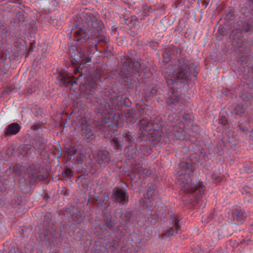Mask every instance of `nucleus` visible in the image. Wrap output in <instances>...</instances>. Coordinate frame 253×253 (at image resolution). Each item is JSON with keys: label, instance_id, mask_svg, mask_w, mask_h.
Instances as JSON below:
<instances>
[{"label": "nucleus", "instance_id": "49", "mask_svg": "<svg viewBox=\"0 0 253 253\" xmlns=\"http://www.w3.org/2000/svg\"><path fill=\"white\" fill-rule=\"evenodd\" d=\"M20 181H23V182H25V181H26V179H25L24 178H22L20 179Z\"/></svg>", "mask_w": 253, "mask_h": 253}, {"label": "nucleus", "instance_id": "22", "mask_svg": "<svg viewBox=\"0 0 253 253\" xmlns=\"http://www.w3.org/2000/svg\"><path fill=\"white\" fill-rule=\"evenodd\" d=\"M5 252L6 253H21L15 244H10L9 246L7 247V249H5Z\"/></svg>", "mask_w": 253, "mask_h": 253}, {"label": "nucleus", "instance_id": "36", "mask_svg": "<svg viewBox=\"0 0 253 253\" xmlns=\"http://www.w3.org/2000/svg\"><path fill=\"white\" fill-rule=\"evenodd\" d=\"M12 171L17 175H20L21 172L20 168L18 166H14L13 167Z\"/></svg>", "mask_w": 253, "mask_h": 253}, {"label": "nucleus", "instance_id": "43", "mask_svg": "<svg viewBox=\"0 0 253 253\" xmlns=\"http://www.w3.org/2000/svg\"><path fill=\"white\" fill-rule=\"evenodd\" d=\"M219 122H220V123H221L223 124H225L226 123V120L225 118L222 117L220 119Z\"/></svg>", "mask_w": 253, "mask_h": 253}, {"label": "nucleus", "instance_id": "44", "mask_svg": "<svg viewBox=\"0 0 253 253\" xmlns=\"http://www.w3.org/2000/svg\"><path fill=\"white\" fill-rule=\"evenodd\" d=\"M107 107H108L110 110H113V109L110 108V105L109 103H106L105 106V109L104 110H103L102 111H108V109L106 108Z\"/></svg>", "mask_w": 253, "mask_h": 253}, {"label": "nucleus", "instance_id": "19", "mask_svg": "<svg viewBox=\"0 0 253 253\" xmlns=\"http://www.w3.org/2000/svg\"><path fill=\"white\" fill-rule=\"evenodd\" d=\"M233 217L234 220L237 221L238 224H241L244 221L246 216L243 211L235 210L233 213Z\"/></svg>", "mask_w": 253, "mask_h": 253}, {"label": "nucleus", "instance_id": "42", "mask_svg": "<svg viewBox=\"0 0 253 253\" xmlns=\"http://www.w3.org/2000/svg\"><path fill=\"white\" fill-rule=\"evenodd\" d=\"M37 30V26L35 22H34L32 25V31L35 32Z\"/></svg>", "mask_w": 253, "mask_h": 253}, {"label": "nucleus", "instance_id": "7", "mask_svg": "<svg viewBox=\"0 0 253 253\" xmlns=\"http://www.w3.org/2000/svg\"><path fill=\"white\" fill-rule=\"evenodd\" d=\"M158 126L157 124H153L147 118H144L140 121V129L139 133L140 137L142 138L140 141L146 139L148 135H153V140H157L158 137V132L156 129Z\"/></svg>", "mask_w": 253, "mask_h": 253}, {"label": "nucleus", "instance_id": "39", "mask_svg": "<svg viewBox=\"0 0 253 253\" xmlns=\"http://www.w3.org/2000/svg\"><path fill=\"white\" fill-rule=\"evenodd\" d=\"M248 24H249V27L248 29L247 30L251 31L252 29H253V19H252L250 20Z\"/></svg>", "mask_w": 253, "mask_h": 253}, {"label": "nucleus", "instance_id": "2", "mask_svg": "<svg viewBox=\"0 0 253 253\" xmlns=\"http://www.w3.org/2000/svg\"><path fill=\"white\" fill-rule=\"evenodd\" d=\"M115 112H107L103 118L95 124L96 130L103 132L106 138L112 136L113 130L123 125L125 118L128 122L135 123L137 120V112H124L126 113L125 116L122 112L120 114Z\"/></svg>", "mask_w": 253, "mask_h": 253}, {"label": "nucleus", "instance_id": "20", "mask_svg": "<svg viewBox=\"0 0 253 253\" xmlns=\"http://www.w3.org/2000/svg\"><path fill=\"white\" fill-rule=\"evenodd\" d=\"M92 88H90V85L89 84L86 85H84L81 88L82 92H84L86 93L88 96L87 98H91V97L93 95V94L95 93V90L94 89V87L96 86V84H93L92 85Z\"/></svg>", "mask_w": 253, "mask_h": 253}, {"label": "nucleus", "instance_id": "21", "mask_svg": "<svg viewBox=\"0 0 253 253\" xmlns=\"http://www.w3.org/2000/svg\"><path fill=\"white\" fill-rule=\"evenodd\" d=\"M33 146L35 149L39 150L43 147V140L40 136L36 137L33 142Z\"/></svg>", "mask_w": 253, "mask_h": 253}, {"label": "nucleus", "instance_id": "14", "mask_svg": "<svg viewBox=\"0 0 253 253\" xmlns=\"http://www.w3.org/2000/svg\"><path fill=\"white\" fill-rule=\"evenodd\" d=\"M21 127L17 123H12L6 126L4 129L5 135H13L18 133L20 130Z\"/></svg>", "mask_w": 253, "mask_h": 253}, {"label": "nucleus", "instance_id": "55", "mask_svg": "<svg viewBox=\"0 0 253 253\" xmlns=\"http://www.w3.org/2000/svg\"><path fill=\"white\" fill-rule=\"evenodd\" d=\"M97 111H101V109H98V110H97Z\"/></svg>", "mask_w": 253, "mask_h": 253}, {"label": "nucleus", "instance_id": "10", "mask_svg": "<svg viewBox=\"0 0 253 253\" xmlns=\"http://www.w3.org/2000/svg\"><path fill=\"white\" fill-rule=\"evenodd\" d=\"M45 171L43 168L32 165L29 169V177L33 182L44 180L48 177V173Z\"/></svg>", "mask_w": 253, "mask_h": 253}, {"label": "nucleus", "instance_id": "5", "mask_svg": "<svg viewBox=\"0 0 253 253\" xmlns=\"http://www.w3.org/2000/svg\"><path fill=\"white\" fill-rule=\"evenodd\" d=\"M179 168L177 173L179 177L177 183L181 188L188 190H192L195 186L192 183L190 176L193 172V166L188 162L182 161L180 163Z\"/></svg>", "mask_w": 253, "mask_h": 253}, {"label": "nucleus", "instance_id": "56", "mask_svg": "<svg viewBox=\"0 0 253 253\" xmlns=\"http://www.w3.org/2000/svg\"><path fill=\"white\" fill-rule=\"evenodd\" d=\"M99 112H98V113L99 114ZM99 115H101V114H98Z\"/></svg>", "mask_w": 253, "mask_h": 253}, {"label": "nucleus", "instance_id": "53", "mask_svg": "<svg viewBox=\"0 0 253 253\" xmlns=\"http://www.w3.org/2000/svg\"><path fill=\"white\" fill-rule=\"evenodd\" d=\"M75 112H71L70 115H71L73 113H74Z\"/></svg>", "mask_w": 253, "mask_h": 253}, {"label": "nucleus", "instance_id": "16", "mask_svg": "<svg viewBox=\"0 0 253 253\" xmlns=\"http://www.w3.org/2000/svg\"><path fill=\"white\" fill-rule=\"evenodd\" d=\"M40 238L42 241L46 242V244L50 245L54 242L56 237L55 234L52 233L51 231H46Z\"/></svg>", "mask_w": 253, "mask_h": 253}, {"label": "nucleus", "instance_id": "1", "mask_svg": "<svg viewBox=\"0 0 253 253\" xmlns=\"http://www.w3.org/2000/svg\"><path fill=\"white\" fill-rule=\"evenodd\" d=\"M100 33H97L95 35L91 34L89 36L85 30L82 29L74 33L75 35V41L84 43L81 46L74 45L69 49L71 62L72 64L77 66L74 67L73 73L74 75H80L78 77H75L72 74L63 71L57 77V79L61 84L66 87L76 84L79 77L82 76L79 65L85 64L90 62L91 58L90 54L99 50L98 48L100 46L103 48L109 43V39L101 35Z\"/></svg>", "mask_w": 253, "mask_h": 253}, {"label": "nucleus", "instance_id": "41", "mask_svg": "<svg viewBox=\"0 0 253 253\" xmlns=\"http://www.w3.org/2000/svg\"><path fill=\"white\" fill-rule=\"evenodd\" d=\"M121 253H136L135 252H131V250H126V248L125 247L121 249Z\"/></svg>", "mask_w": 253, "mask_h": 253}, {"label": "nucleus", "instance_id": "47", "mask_svg": "<svg viewBox=\"0 0 253 253\" xmlns=\"http://www.w3.org/2000/svg\"><path fill=\"white\" fill-rule=\"evenodd\" d=\"M105 95L108 96V97H110L111 93L108 91V92H105Z\"/></svg>", "mask_w": 253, "mask_h": 253}, {"label": "nucleus", "instance_id": "28", "mask_svg": "<svg viewBox=\"0 0 253 253\" xmlns=\"http://www.w3.org/2000/svg\"><path fill=\"white\" fill-rule=\"evenodd\" d=\"M178 99L176 96H169L168 102L170 104H176L178 102Z\"/></svg>", "mask_w": 253, "mask_h": 253}, {"label": "nucleus", "instance_id": "27", "mask_svg": "<svg viewBox=\"0 0 253 253\" xmlns=\"http://www.w3.org/2000/svg\"><path fill=\"white\" fill-rule=\"evenodd\" d=\"M77 147H79V145H75L73 147V148L72 149H71L70 150H69V153L70 154V160H74L75 159V158L74 157V156L77 154V151L76 149H75Z\"/></svg>", "mask_w": 253, "mask_h": 253}, {"label": "nucleus", "instance_id": "45", "mask_svg": "<svg viewBox=\"0 0 253 253\" xmlns=\"http://www.w3.org/2000/svg\"><path fill=\"white\" fill-rule=\"evenodd\" d=\"M13 89V87L11 86L8 87L6 89V92L7 93H10L11 91H12V89Z\"/></svg>", "mask_w": 253, "mask_h": 253}, {"label": "nucleus", "instance_id": "30", "mask_svg": "<svg viewBox=\"0 0 253 253\" xmlns=\"http://www.w3.org/2000/svg\"><path fill=\"white\" fill-rule=\"evenodd\" d=\"M163 57L164 58V62L168 63L170 60V53L169 51L165 50L163 53Z\"/></svg>", "mask_w": 253, "mask_h": 253}, {"label": "nucleus", "instance_id": "34", "mask_svg": "<svg viewBox=\"0 0 253 253\" xmlns=\"http://www.w3.org/2000/svg\"><path fill=\"white\" fill-rule=\"evenodd\" d=\"M42 127V124L38 123L36 124L33 125L31 126L30 128L33 130H38Z\"/></svg>", "mask_w": 253, "mask_h": 253}, {"label": "nucleus", "instance_id": "29", "mask_svg": "<svg viewBox=\"0 0 253 253\" xmlns=\"http://www.w3.org/2000/svg\"><path fill=\"white\" fill-rule=\"evenodd\" d=\"M153 10L151 7L148 6L144 7L143 13L144 16L149 15L150 13H152Z\"/></svg>", "mask_w": 253, "mask_h": 253}, {"label": "nucleus", "instance_id": "15", "mask_svg": "<svg viewBox=\"0 0 253 253\" xmlns=\"http://www.w3.org/2000/svg\"><path fill=\"white\" fill-rule=\"evenodd\" d=\"M115 213L116 216H118L122 221L128 223L130 221L131 213L130 211H126L125 213L123 212L122 209L119 208L116 210Z\"/></svg>", "mask_w": 253, "mask_h": 253}, {"label": "nucleus", "instance_id": "24", "mask_svg": "<svg viewBox=\"0 0 253 253\" xmlns=\"http://www.w3.org/2000/svg\"><path fill=\"white\" fill-rule=\"evenodd\" d=\"M72 218L77 223H81L84 221V216L81 213L78 212L72 215Z\"/></svg>", "mask_w": 253, "mask_h": 253}, {"label": "nucleus", "instance_id": "18", "mask_svg": "<svg viewBox=\"0 0 253 253\" xmlns=\"http://www.w3.org/2000/svg\"><path fill=\"white\" fill-rule=\"evenodd\" d=\"M151 148L146 144H142L139 146L138 157L142 158L145 156H148L151 153Z\"/></svg>", "mask_w": 253, "mask_h": 253}, {"label": "nucleus", "instance_id": "17", "mask_svg": "<svg viewBox=\"0 0 253 253\" xmlns=\"http://www.w3.org/2000/svg\"><path fill=\"white\" fill-rule=\"evenodd\" d=\"M244 80H246L244 84L247 85L249 87H253V69H250L247 72L246 70L244 73Z\"/></svg>", "mask_w": 253, "mask_h": 253}, {"label": "nucleus", "instance_id": "50", "mask_svg": "<svg viewBox=\"0 0 253 253\" xmlns=\"http://www.w3.org/2000/svg\"><path fill=\"white\" fill-rule=\"evenodd\" d=\"M4 176V174L2 173V174H0V177H3Z\"/></svg>", "mask_w": 253, "mask_h": 253}, {"label": "nucleus", "instance_id": "38", "mask_svg": "<svg viewBox=\"0 0 253 253\" xmlns=\"http://www.w3.org/2000/svg\"><path fill=\"white\" fill-rule=\"evenodd\" d=\"M4 174L8 176L11 174V169L10 167H9L8 168H7L6 170L4 171Z\"/></svg>", "mask_w": 253, "mask_h": 253}, {"label": "nucleus", "instance_id": "46", "mask_svg": "<svg viewBox=\"0 0 253 253\" xmlns=\"http://www.w3.org/2000/svg\"><path fill=\"white\" fill-rule=\"evenodd\" d=\"M125 105V107H129V105H126L125 102L124 101H121L120 102V105Z\"/></svg>", "mask_w": 253, "mask_h": 253}, {"label": "nucleus", "instance_id": "33", "mask_svg": "<svg viewBox=\"0 0 253 253\" xmlns=\"http://www.w3.org/2000/svg\"><path fill=\"white\" fill-rule=\"evenodd\" d=\"M29 150V148L25 145L21 146L18 149L19 153H22V152H25V153H24V155L27 153Z\"/></svg>", "mask_w": 253, "mask_h": 253}, {"label": "nucleus", "instance_id": "51", "mask_svg": "<svg viewBox=\"0 0 253 253\" xmlns=\"http://www.w3.org/2000/svg\"><path fill=\"white\" fill-rule=\"evenodd\" d=\"M194 192H195L196 194L198 193V190L197 189H196L195 191H194Z\"/></svg>", "mask_w": 253, "mask_h": 253}, {"label": "nucleus", "instance_id": "31", "mask_svg": "<svg viewBox=\"0 0 253 253\" xmlns=\"http://www.w3.org/2000/svg\"><path fill=\"white\" fill-rule=\"evenodd\" d=\"M109 200V197L108 195L107 194H104L103 196L101 198L100 201L103 205H106L107 204Z\"/></svg>", "mask_w": 253, "mask_h": 253}, {"label": "nucleus", "instance_id": "32", "mask_svg": "<svg viewBox=\"0 0 253 253\" xmlns=\"http://www.w3.org/2000/svg\"><path fill=\"white\" fill-rule=\"evenodd\" d=\"M14 152L15 148L13 146L8 147L6 151V154L9 157L12 156Z\"/></svg>", "mask_w": 253, "mask_h": 253}, {"label": "nucleus", "instance_id": "57", "mask_svg": "<svg viewBox=\"0 0 253 253\" xmlns=\"http://www.w3.org/2000/svg\"><path fill=\"white\" fill-rule=\"evenodd\" d=\"M157 19V17H155V18H154V20H156Z\"/></svg>", "mask_w": 253, "mask_h": 253}, {"label": "nucleus", "instance_id": "9", "mask_svg": "<svg viewBox=\"0 0 253 253\" xmlns=\"http://www.w3.org/2000/svg\"><path fill=\"white\" fill-rule=\"evenodd\" d=\"M128 193L126 190L119 187H116L112 190L111 200L113 203L125 206L128 204Z\"/></svg>", "mask_w": 253, "mask_h": 253}, {"label": "nucleus", "instance_id": "48", "mask_svg": "<svg viewBox=\"0 0 253 253\" xmlns=\"http://www.w3.org/2000/svg\"><path fill=\"white\" fill-rule=\"evenodd\" d=\"M81 159V156H79V154H78L76 159L78 160V159Z\"/></svg>", "mask_w": 253, "mask_h": 253}, {"label": "nucleus", "instance_id": "12", "mask_svg": "<svg viewBox=\"0 0 253 253\" xmlns=\"http://www.w3.org/2000/svg\"><path fill=\"white\" fill-rule=\"evenodd\" d=\"M169 222V226L165 229L161 234L162 238L164 239L169 238L172 236L174 233V228H175L176 230H178L179 227L178 220L174 215L171 217V219Z\"/></svg>", "mask_w": 253, "mask_h": 253}, {"label": "nucleus", "instance_id": "11", "mask_svg": "<svg viewBox=\"0 0 253 253\" xmlns=\"http://www.w3.org/2000/svg\"><path fill=\"white\" fill-rule=\"evenodd\" d=\"M82 136L87 142L95 139L96 134L91 130L90 126L87 123V121L82 119L81 121Z\"/></svg>", "mask_w": 253, "mask_h": 253}, {"label": "nucleus", "instance_id": "37", "mask_svg": "<svg viewBox=\"0 0 253 253\" xmlns=\"http://www.w3.org/2000/svg\"><path fill=\"white\" fill-rule=\"evenodd\" d=\"M150 46L152 49L156 50L158 47V42H157L152 41L150 42Z\"/></svg>", "mask_w": 253, "mask_h": 253}, {"label": "nucleus", "instance_id": "13", "mask_svg": "<svg viewBox=\"0 0 253 253\" xmlns=\"http://www.w3.org/2000/svg\"><path fill=\"white\" fill-rule=\"evenodd\" d=\"M94 158L100 166L103 164H108L111 160L110 153L106 150L99 151Z\"/></svg>", "mask_w": 253, "mask_h": 253}, {"label": "nucleus", "instance_id": "35", "mask_svg": "<svg viewBox=\"0 0 253 253\" xmlns=\"http://www.w3.org/2000/svg\"><path fill=\"white\" fill-rule=\"evenodd\" d=\"M158 92V87L157 86L152 87L151 88L149 94L151 96H153L156 95Z\"/></svg>", "mask_w": 253, "mask_h": 253}, {"label": "nucleus", "instance_id": "25", "mask_svg": "<svg viewBox=\"0 0 253 253\" xmlns=\"http://www.w3.org/2000/svg\"><path fill=\"white\" fill-rule=\"evenodd\" d=\"M104 223L105 224L106 227L108 229H111L112 228H113L114 224L112 220L111 217H110L109 216H106L104 218Z\"/></svg>", "mask_w": 253, "mask_h": 253}, {"label": "nucleus", "instance_id": "3", "mask_svg": "<svg viewBox=\"0 0 253 253\" xmlns=\"http://www.w3.org/2000/svg\"><path fill=\"white\" fill-rule=\"evenodd\" d=\"M72 22L74 24V27L78 28L77 30L72 29L71 35L73 40L75 38V35L74 33L82 29L85 30L90 33V35H95L97 33L101 32L103 27L102 22L99 19L98 16L92 13H84L82 16H77L74 18Z\"/></svg>", "mask_w": 253, "mask_h": 253}, {"label": "nucleus", "instance_id": "52", "mask_svg": "<svg viewBox=\"0 0 253 253\" xmlns=\"http://www.w3.org/2000/svg\"><path fill=\"white\" fill-rule=\"evenodd\" d=\"M36 108H35L34 109H35L36 111H37V106H36Z\"/></svg>", "mask_w": 253, "mask_h": 253}, {"label": "nucleus", "instance_id": "23", "mask_svg": "<svg viewBox=\"0 0 253 253\" xmlns=\"http://www.w3.org/2000/svg\"><path fill=\"white\" fill-rule=\"evenodd\" d=\"M100 52L104 53L107 56L110 55L113 51V47L112 46L109 44V43H108L105 47L103 48V50L101 51L100 50H99Z\"/></svg>", "mask_w": 253, "mask_h": 253}, {"label": "nucleus", "instance_id": "8", "mask_svg": "<svg viewBox=\"0 0 253 253\" xmlns=\"http://www.w3.org/2000/svg\"><path fill=\"white\" fill-rule=\"evenodd\" d=\"M122 72L126 75L131 74L133 76H140L142 69L140 63L130 57H127L122 63Z\"/></svg>", "mask_w": 253, "mask_h": 253}, {"label": "nucleus", "instance_id": "40", "mask_svg": "<svg viewBox=\"0 0 253 253\" xmlns=\"http://www.w3.org/2000/svg\"><path fill=\"white\" fill-rule=\"evenodd\" d=\"M154 191L153 190H151L148 191V193L147 194V197L149 199L151 198L153 195H154Z\"/></svg>", "mask_w": 253, "mask_h": 253}, {"label": "nucleus", "instance_id": "4", "mask_svg": "<svg viewBox=\"0 0 253 253\" xmlns=\"http://www.w3.org/2000/svg\"><path fill=\"white\" fill-rule=\"evenodd\" d=\"M134 138L130 132L125 130L120 133L118 137H115L110 140V143L116 150L121 151L123 145L125 146L126 155L129 159H132L136 161L139 158L138 157V152L137 150L138 145H135L134 148L131 149V144L134 143Z\"/></svg>", "mask_w": 253, "mask_h": 253}, {"label": "nucleus", "instance_id": "26", "mask_svg": "<svg viewBox=\"0 0 253 253\" xmlns=\"http://www.w3.org/2000/svg\"><path fill=\"white\" fill-rule=\"evenodd\" d=\"M62 174L63 177L70 178L73 176V171L71 169L66 168L62 172Z\"/></svg>", "mask_w": 253, "mask_h": 253}, {"label": "nucleus", "instance_id": "54", "mask_svg": "<svg viewBox=\"0 0 253 253\" xmlns=\"http://www.w3.org/2000/svg\"><path fill=\"white\" fill-rule=\"evenodd\" d=\"M127 111H132V110H131V109H127Z\"/></svg>", "mask_w": 253, "mask_h": 253}, {"label": "nucleus", "instance_id": "6", "mask_svg": "<svg viewBox=\"0 0 253 253\" xmlns=\"http://www.w3.org/2000/svg\"><path fill=\"white\" fill-rule=\"evenodd\" d=\"M166 68V72L169 77V81H174L178 79H186L189 74L185 62L182 59L173 61L168 65Z\"/></svg>", "mask_w": 253, "mask_h": 253}]
</instances>
